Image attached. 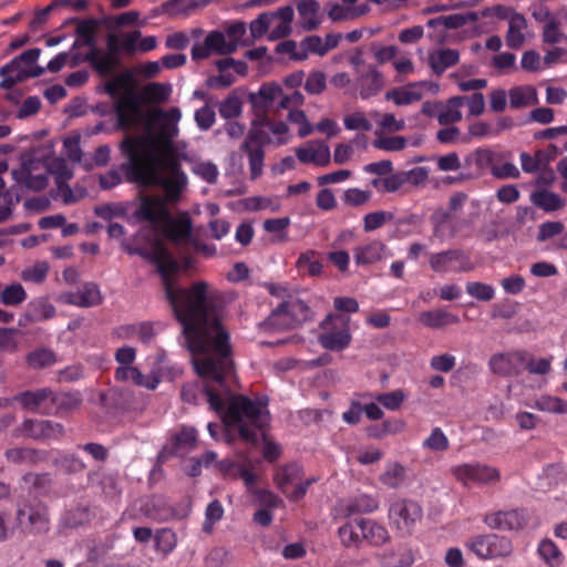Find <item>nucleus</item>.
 I'll list each match as a JSON object with an SVG mask.
<instances>
[{
    "label": "nucleus",
    "instance_id": "f257e3e1",
    "mask_svg": "<svg viewBox=\"0 0 567 567\" xmlns=\"http://www.w3.org/2000/svg\"><path fill=\"white\" fill-rule=\"evenodd\" d=\"M225 303L224 295L213 290L207 302L175 316L194 370L202 378L184 384L181 398L189 404L204 399L214 412L223 410L221 394L229 393L228 380L234 377L229 333L221 323Z\"/></svg>",
    "mask_w": 567,
    "mask_h": 567
},
{
    "label": "nucleus",
    "instance_id": "f03ea898",
    "mask_svg": "<svg viewBox=\"0 0 567 567\" xmlns=\"http://www.w3.org/2000/svg\"><path fill=\"white\" fill-rule=\"evenodd\" d=\"M121 153L126 161L120 165L128 183L138 187L162 186L164 195L143 194L141 196L159 197L165 205L178 200L184 181L165 179L158 169L159 157L155 140L151 135H126L120 144Z\"/></svg>",
    "mask_w": 567,
    "mask_h": 567
},
{
    "label": "nucleus",
    "instance_id": "7ed1b4c3",
    "mask_svg": "<svg viewBox=\"0 0 567 567\" xmlns=\"http://www.w3.org/2000/svg\"><path fill=\"white\" fill-rule=\"evenodd\" d=\"M121 247L128 255H137L156 267L162 279L165 298L175 316L198 307L210 298L213 290H209L208 284L205 281L195 282L189 288L174 286V277L178 274L181 266L161 239L153 238L150 248L133 246L126 241H122Z\"/></svg>",
    "mask_w": 567,
    "mask_h": 567
},
{
    "label": "nucleus",
    "instance_id": "20e7f679",
    "mask_svg": "<svg viewBox=\"0 0 567 567\" xmlns=\"http://www.w3.org/2000/svg\"><path fill=\"white\" fill-rule=\"evenodd\" d=\"M238 383L236 370L234 377L228 380L229 393L221 394L223 410L217 413L221 415L226 427L238 426L239 436L251 444L258 440L257 429H262L267 422L265 405L260 401H252L246 395L235 394Z\"/></svg>",
    "mask_w": 567,
    "mask_h": 567
},
{
    "label": "nucleus",
    "instance_id": "39448f33",
    "mask_svg": "<svg viewBox=\"0 0 567 567\" xmlns=\"http://www.w3.org/2000/svg\"><path fill=\"white\" fill-rule=\"evenodd\" d=\"M128 219L147 221L154 229H162L166 238L174 243L188 239L192 234L189 218H174L168 206L159 197L141 196L140 204Z\"/></svg>",
    "mask_w": 567,
    "mask_h": 567
},
{
    "label": "nucleus",
    "instance_id": "423d86ee",
    "mask_svg": "<svg viewBox=\"0 0 567 567\" xmlns=\"http://www.w3.org/2000/svg\"><path fill=\"white\" fill-rule=\"evenodd\" d=\"M16 523L25 535H45L50 530L49 508L37 498L20 501L17 504Z\"/></svg>",
    "mask_w": 567,
    "mask_h": 567
},
{
    "label": "nucleus",
    "instance_id": "0eeeda50",
    "mask_svg": "<svg viewBox=\"0 0 567 567\" xmlns=\"http://www.w3.org/2000/svg\"><path fill=\"white\" fill-rule=\"evenodd\" d=\"M310 307L300 299L282 301L265 320V326L272 330L296 328L312 319Z\"/></svg>",
    "mask_w": 567,
    "mask_h": 567
},
{
    "label": "nucleus",
    "instance_id": "6e6552de",
    "mask_svg": "<svg viewBox=\"0 0 567 567\" xmlns=\"http://www.w3.org/2000/svg\"><path fill=\"white\" fill-rule=\"evenodd\" d=\"M422 507L412 499L400 498L390 504L389 520L402 535H411L413 528L422 518Z\"/></svg>",
    "mask_w": 567,
    "mask_h": 567
},
{
    "label": "nucleus",
    "instance_id": "1a4fd4ad",
    "mask_svg": "<svg viewBox=\"0 0 567 567\" xmlns=\"http://www.w3.org/2000/svg\"><path fill=\"white\" fill-rule=\"evenodd\" d=\"M63 433L64 426L61 423L49 420L25 419L19 426L12 430L11 435L14 439L25 437L45 441L59 439Z\"/></svg>",
    "mask_w": 567,
    "mask_h": 567
},
{
    "label": "nucleus",
    "instance_id": "9d476101",
    "mask_svg": "<svg viewBox=\"0 0 567 567\" xmlns=\"http://www.w3.org/2000/svg\"><path fill=\"white\" fill-rule=\"evenodd\" d=\"M468 547L481 558L506 557L513 550L511 539L497 534L476 536L471 539Z\"/></svg>",
    "mask_w": 567,
    "mask_h": 567
},
{
    "label": "nucleus",
    "instance_id": "9b49d317",
    "mask_svg": "<svg viewBox=\"0 0 567 567\" xmlns=\"http://www.w3.org/2000/svg\"><path fill=\"white\" fill-rule=\"evenodd\" d=\"M117 125L122 130L133 128L142 116V101L135 90H128L118 97H114Z\"/></svg>",
    "mask_w": 567,
    "mask_h": 567
},
{
    "label": "nucleus",
    "instance_id": "f8f14e48",
    "mask_svg": "<svg viewBox=\"0 0 567 567\" xmlns=\"http://www.w3.org/2000/svg\"><path fill=\"white\" fill-rule=\"evenodd\" d=\"M197 431L193 426H183L179 432L172 434L171 440L163 446L157 455L159 463L172 456H184L196 447Z\"/></svg>",
    "mask_w": 567,
    "mask_h": 567
},
{
    "label": "nucleus",
    "instance_id": "ddd939ff",
    "mask_svg": "<svg viewBox=\"0 0 567 567\" xmlns=\"http://www.w3.org/2000/svg\"><path fill=\"white\" fill-rule=\"evenodd\" d=\"M430 267L436 272H467L473 269V264L464 251L449 249L432 254L430 256Z\"/></svg>",
    "mask_w": 567,
    "mask_h": 567
},
{
    "label": "nucleus",
    "instance_id": "4468645a",
    "mask_svg": "<svg viewBox=\"0 0 567 567\" xmlns=\"http://www.w3.org/2000/svg\"><path fill=\"white\" fill-rule=\"evenodd\" d=\"M343 319L339 315L329 313L321 321L320 328L327 330L324 333L319 336L320 344L331 351H341L346 349L351 342V336L348 329L336 330L333 321Z\"/></svg>",
    "mask_w": 567,
    "mask_h": 567
},
{
    "label": "nucleus",
    "instance_id": "2eb2a0df",
    "mask_svg": "<svg viewBox=\"0 0 567 567\" xmlns=\"http://www.w3.org/2000/svg\"><path fill=\"white\" fill-rule=\"evenodd\" d=\"M525 350L495 353L489 358L488 367L494 374L516 377L523 371Z\"/></svg>",
    "mask_w": 567,
    "mask_h": 567
},
{
    "label": "nucleus",
    "instance_id": "dca6fc26",
    "mask_svg": "<svg viewBox=\"0 0 567 567\" xmlns=\"http://www.w3.org/2000/svg\"><path fill=\"white\" fill-rule=\"evenodd\" d=\"M528 520L525 509L498 511L484 517V523L493 529L518 530Z\"/></svg>",
    "mask_w": 567,
    "mask_h": 567
},
{
    "label": "nucleus",
    "instance_id": "f3484780",
    "mask_svg": "<svg viewBox=\"0 0 567 567\" xmlns=\"http://www.w3.org/2000/svg\"><path fill=\"white\" fill-rule=\"evenodd\" d=\"M453 473L464 484H488L499 480V472L496 468L481 464H463L454 467Z\"/></svg>",
    "mask_w": 567,
    "mask_h": 567
},
{
    "label": "nucleus",
    "instance_id": "a211bd4d",
    "mask_svg": "<svg viewBox=\"0 0 567 567\" xmlns=\"http://www.w3.org/2000/svg\"><path fill=\"white\" fill-rule=\"evenodd\" d=\"M71 21H76L74 34L76 37L72 44V50L80 48H89L90 50H99L97 47V18H72Z\"/></svg>",
    "mask_w": 567,
    "mask_h": 567
},
{
    "label": "nucleus",
    "instance_id": "6ab92c4d",
    "mask_svg": "<svg viewBox=\"0 0 567 567\" xmlns=\"http://www.w3.org/2000/svg\"><path fill=\"white\" fill-rule=\"evenodd\" d=\"M115 379L122 382L132 381L135 385L147 390H155L161 382V377L156 372L153 371L151 375H145L133 365L118 367L115 370Z\"/></svg>",
    "mask_w": 567,
    "mask_h": 567
},
{
    "label": "nucleus",
    "instance_id": "aec40b11",
    "mask_svg": "<svg viewBox=\"0 0 567 567\" xmlns=\"http://www.w3.org/2000/svg\"><path fill=\"white\" fill-rule=\"evenodd\" d=\"M357 73L358 86L362 99L374 96L382 90L384 85L383 75L375 66L368 65L365 71L357 70Z\"/></svg>",
    "mask_w": 567,
    "mask_h": 567
},
{
    "label": "nucleus",
    "instance_id": "412c9836",
    "mask_svg": "<svg viewBox=\"0 0 567 567\" xmlns=\"http://www.w3.org/2000/svg\"><path fill=\"white\" fill-rule=\"evenodd\" d=\"M82 399L79 393L60 392L55 393L51 390L49 405L45 414L64 415L79 408Z\"/></svg>",
    "mask_w": 567,
    "mask_h": 567
},
{
    "label": "nucleus",
    "instance_id": "4be33fe9",
    "mask_svg": "<svg viewBox=\"0 0 567 567\" xmlns=\"http://www.w3.org/2000/svg\"><path fill=\"white\" fill-rule=\"evenodd\" d=\"M282 89L275 82L264 83L258 92L249 94V102L252 110L271 109L277 100H280Z\"/></svg>",
    "mask_w": 567,
    "mask_h": 567
},
{
    "label": "nucleus",
    "instance_id": "5701e85b",
    "mask_svg": "<svg viewBox=\"0 0 567 567\" xmlns=\"http://www.w3.org/2000/svg\"><path fill=\"white\" fill-rule=\"evenodd\" d=\"M50 395L51 389L42 388L34 391L20 392L14 396V400L29 411L45 414Z\"/></svg>",
    "mask_w": 567,
    "mask_h": 567
},
{
    "label": "nucleus",
    "instance_id": "b1692460",
    "mask_svg": "<svg viewBox=\"0 0 567 567\" xmlns=\"http://www.w3.org/2000/svg\"><path fill=\"white\" fill-rule=\"evenodd\" d=\"M106 48L107 52L105 53L99 48V58L100 62L104 65V75L109 76L118 66L121 62L120 53L123 51L122 42H120V37L116 33L110 32L106 35Z\"/></svg>",
    "mask_w": 567,
    "mask_h": 567
},
{
    "label": "nucleus",
    "instance_id": "393cba45",
    "mask_svg": "<svg viewBox=\"0 0 567 567\" xmlns=\"http://www.w3.org/2000/svg\"><path fill=\"white\" fill-rule=\"evenodd\" d=\"M297 11L300 17L299 27L303 31H313L321 24V18L318 17L320 4L317 0H298Z\"/></svg>",
    "mask_w": 567,
    "mask_h": 567
},
{
    "label": "nucleus",
    "instance_id": "a878e982",
    "mask_svg": "<svg viewBox=\"0 0 567 567\" xmlns=\"http://www.w3.org/2000/svg\"><path fill=\"white\" fill-rule=\"evenodd\" d=\"M419 321L430 329H442L447 326L457 324L458 316L442 308L422 311L419 313Z\"/></svg>",
    "mask_w": 567,
    "mask_h": 567
},
{
    "label": "nucleus",
    "instance_id": "bb28decb",
    "mask_svg": "<svg viewBox=\"0 0 567 567\" xmlns=\"http://www.w3.org/2000/svg\"><path fill=\"white\" fill-rule=\"evenodd\" d=\"M382 567H410L414 563L413 550L404 544L384 551L379 557Z\"/></svg>",
    "mask_w": 567,
    "mask_h": 567
},
{
    "label": "nucleus",
    "instance_id": "cd10ccee",
    "mask_svg": "<svg viewBox=\"0 0 567 567\" xmlns=\"http://www.w3.org/2000/svg\"><path fill=\"white\" fill-rule=\"evenodd\" d=\"M527 28L526 18L518 13L513 12L508 20V30L505 35L506 45L509 49L518 50L525 43V35L523 31Z\"/></svg>",
    "mask_w": 567,
    "mask_h": 567
},
{
    "label": "nucleus",
    "instance_id": "c85d7f7f",
    "mask_svg": "<svg viewBox=\"0 0 567 567\" xmlns=\"http://www.w3.org/2000/svg\"><path fill=\"white\" fill-rule=\"evenodd\" d=\"M429 65L435 75H442L446 69L460 61V53L454 49H442L429 54Z\"/></svg>",
    "mask_w": 567,
    "mask_h": 567
},
{
    "label": "nucleus",
    "instance_id": "c756f323",
    "mask_svg": "<svg viewBox=\"0 0 567 567\" xmlns=\"http://www.w3.org/2000/svg\"><path fill=\"white\" fill-rule=\"evenodd\" d=\"M41 55V49H29L21 54L14 56L9 63L0 68V75L9 73H19L20 71H28L30 65L37 63Z\"/></svg>",
    "mask_w": 567,
    "mask_h": 567
},
{
    "label": "nucleus",
    "instance_id": "7c9ffc66",
    "mask_svg": "<svg viewBox=\"0 0 567 567\" xmlns=\"http://www.w3.org/2000/svg\"><path fill=\"white\" fill-rule=\"evenodd\" d=\"M477 20V14L475 12L467 13H455L451 16H442L437 18L430 19L426 22V27L430 29H436L437 27H443L446 30H455L462 28L468 22H474Z\"/></svg>",
    "mask_w": 567,
    "mask_h": 567
},
{
    "label": "nucleus",
    "instance_id": "2f4dec72",
    "mask_svg": "<svg viewBox=\"0 0 567 567\" xmlns=\"http://www.w3.org/2000/svg\"><path fill=\"white\" fill-rule=\"evenodd\" d=\"M69 301L79 307H94L102 302L101 291L96 284L86 282L83 287L70 296Z\"/></svg>",
    "mask_w": 567,
    "mask_h": 567
},
{
    "label": "nucleus",
    "instance_id": "473e14b6",
    "mask_svg": "<svg viewBox=\"0 0 567 567\" xmlns=\"http://www.w3.org/2000/svg\"><path fill=\"white\" fill-rule=\"evenodd\" d=\"M362 539L373 546H382L390 540L388 529L374 520L360 518Z\"/></svg>",
    "mask_w": 567,
    "mask_h": 567
},
{
    "label": "nucleus",
    "instance_id": "72a5a7b5",
    "mask_svg": "<svg viewBox=\"0 0 567 567\" xmlns=\"http://www.w3.org/2000/svg\"><path fill=\"white\" fill-rule=\"evenodd\" d=\"M384 249V244L379 240L357 247L353 250L354 261L359 266L373 264L382 258Z\"/></svg>",
    "mask_w": 567,
    "mask_h": 567
},
{
    "label": "nucleus",
    "instance_id": "f704fd0d",
    "mask_svg": "<svg viewBox=\"0 0 567 567\" xmlns=\"http://www.w3.org/2000/svg\"><path fill=\"white\" fill-rule=\"evenodd\" d=\"M509 104L513 109H522L538 103L537 92L534 86H515L509 90Z\"/></svg>",
    "mask_w": 567,
    "mask_h": 567
},
{
    "label": "nucleus",
    "instance_id": "c9c22d12",
    "mask_svg": "<svg viewBox=\"0 0 567 567\" xmlns=\"http://www.w3.org/2000/svg\"><path fill=\"white\" fill-rule=\"evenodd\" d=\"M135 80L132 71L126 70L104 84V92L111 97H118L123 93L134 90Z\"/></svg>",
    "mask_w": 567,
    "mask_h": 567
},
{
    "label": "nucleus",
    "instance_id": "e433bc0d",
    "mask_svg": "<svg viewBox=\"0 0 567 567\" xmlns=\"http://www.w3.org/2000/svg\"><path fill=\"white\" fill-rule=\"evenodd\" d=\"M532 203L545 212H555L565 207V199L548 190H537L530 195Z\"/></svg>",
    "mask_w": 567,
    "mask_h": 567
},
{
    "label": "nucleus",
    "instance_id": "4c0bfd02",
    "mask_svg": "<svg viewBox=\"0 0 567 567\" xmlns=\"http://www.w3.org/2000/svg\"><path fill=\"white\" fill-rule=\"evenodd\" d=\"M25 362L30 369L40 370L55 364L58 358L51 349L38 348L27 354Z\"/></svg>",
    "mask_w": 567,
    "mask_h": 567
},
{
    "label": "nucleus",
    "instance_id": "58836bf2",
    "mask_svg": "<svg viewBox=\"0 0 567 567\" xmlns=\"http://www.w3.org/2000/svg\"><path fill=\"white\" fill-rule=\"evenodd\" d=\"M132 203L114 202L97 205L93 208L94 214L103 220L111 221L113 218L126 217Z\"/></svg>",
    "mask_w": 567,
    "mask_h": 567
},
{
    "label": "nucleus",
    "instance_id": "ea45409f",
    "mask_svg": "<svg viewBox=\"0 0 567 567\" xmlns=\"http://www.w3.org/2000/svg\"><path fill=\"white\" fill-rule=\"evenodd\" d=\"M301 475L302 466L299 465L298 463H290L282 467H279L276 471L274 480L277 487L280 488L282 493H286V487L296 480L301 478Z\"/></svg>",
    "mask_w": 567,
    "mask_h": 567
},
{
    "label": "nucleus",
    "instance_id": "a19ab883",
    "mask_svg": "<svg viewBox=\"0 0 567 567\" xmlns=\"http://www.w3.org/2000/svg\"><path fill=\"white\" fill-rule=\"evenodd\" d=\"M338 533L344 546H358L362 539L360 518L347 522L339 527Z\"/></svg>",
    "mask_w": 567,
    "mask_h": 567
},
{
    "label": "nucleus",
    "instance_id": "79ce46f5",
    "mask_svg": "<svg viewBox=\"0 0 567 567\" xmlns=\"http://www.w3.org/2000/svg\"><path fill=\"white\" fill-rule=\"evenodd\" d=\"M379 502L371 495L361 494L349 499L346 511L349 515L365 514L375 511Z\"/></svg>",
    "mask_w": 567,
    "mask_h": 567
},
{
    "label": "nucleus",
    "instance_id": "37998d69",
    "mask_svg": "<svg viewBox=\"0 0 567 567\" xmlns=\"http://www.w3.org/2000/svg\"><path fill=\"white\" fill-rule=\"evenodd\" d=\"M12 177L16 182L23 183L27 186V188L32 189L34 192H40L44 189L49 183L47 174L33 175L30 169L28 172H19L17 169H13Z\"/></svg>",
    "mask_w": 567,
    "mask_h": 567
},
{
    "label": "nucleus",
    "instance_id": "c03bdc74",
    "mask_svg": "<svg viewBox=\"0 0 567 567\" xmlns=\"http://www.w3.org/2000/svg\"><path fill=\"white\" fill-rule=\"evenodd\" d=\"M209 0H168L165 1L167 7V16L175 18L179 14H188L192 10L204 8Z\"/></svg>",
    "mask_w": 567,
    "mask_h": 567
},
{
    "label": "nucleus",
    "instance_id": "a18cd8bd",
    "mask_svg": "<svg viewBox=\"0 0 567 567\" xmlns=\"http://www.w3.org/2000/svg\"><path fill=\"white\" fill-rule=\"evenodd\" d=\"M93 517V513L89 505H79L68 511L63 517L66 527L78 528L89 523Z\"/></svg>",
    "mask_w": 567,
    "mask_h": 567
},
{
    "label": "nucleus",
    "instance_id": "49530a36",
    "mask_svg": "<svg viewBox=\"0 0 567 567\" xmlns=\"http://www.w3.org/2000/svg\"><path fill=\"white\" fill-rule=\"evenodd\" d=\"M309 53H315L320 56L326 54L322 39L319 35H309L300 41V50L295 61H305L308 59Z\"/></svg>",
    "mask_w": 567,
    "mask_h": 567
},
{
    "label": "nucleus",
    "instance_id": "de8ad7c7",
    "mask_svg": "<svg viewBox=\"0 0 567 567\" xmlns=\"http://www.w3.org/2000/svg\"><path fill=\"white\" fill-rule=\"evenodd\" d=\"M27 299V292L23 286L19 282H13L7 286L0 292V303L8 307H17L24 302Z\"/></svg>",
    "mask_w": 567,
    "mask_h": 567
},
{
    "label": "nucleus",
    "instance_id": "09e8293b",
    "mask_svg": "<svg viewBox=\"0 0 567 567\" xmlns=\"http://www.w3.org/2000/svg\"><path fill=\"white\" fill-rule=\"evenodd\" d=\"M21 331L17 328H0V352L14 354L19 351L20 341L18 337Z\"/></svg>",
    "mask_w": 567,
    "mask_h": 567
},
{
    "label": "nucleus",
    "instance_id": "8fccbe9b",
    "mask_svg": "<svg viewBox=\"0 0 567 567\" xmlns=\"http://www.w3.org/2000/svg\"><path fill=\"white\" fill-rule=\"evenodd\" d=\"M6 458L14 464L37 463L40 458V452L29 447H13L4 453Z\"/></svg>",
    "mask_w": 567,
    "mask_h": 567
},
{
    "label": "nucleus",
    "instance_id": "3c124183",
    "mask_svg": "<svg viewBox=\"0 0 567 567\" xmlns=\"http://www.w3.org/2000/svg\"><path fill=\"white\" fill-rule=\"evenodd\" d=\"M55 308L43 300L31 302L25 311V319L29 321H41L53 317Z\"/></svg>",
    "mask_w": 567,
    "mask_h": 567
},
{
    "label": "nucleus",
    "instance_id": "603ef678",
    "mask_svg": "<svg viewBox=\"0 0 567 567\" xmlns=\"http://www.w3.org/2000/svg\"><path fill=\"white\" fill-rule=\"evenodd\" d=\"M405 478V470L399 463H390L385 471L381 474L380 481L391 488L399 487Z\"/></svg>",
    "mask_w": 567,
    "mask_h": 567
},
{
    "label": "nucleus",
    "instance_id": "864d4df0",
    "mask_svg": "<svg viewBox=\"0 0 567 567\" xmlns=\"http://www.w3.org/2000/svg\"><path fill=\"white\" fill-rule=\"evenodd\" d=\"M218 111L223 118L233 120L241 114L243 102L236 93L233 92L219 103Z\"/></svg>",
    "mask_w": 567,
    "mask_h": 567
},
{
    "label": "nucleus",
    "instance_id": "5fc2aeb1",
    "mask_svg": "<svg viewBox=\"0 0 567 567\" xmlns=\"http://www.w3.org/2000/svg\"><path fill=\"white\" fill-rule=\"evenodd\" d=\"M271 137L265 131V127H250L245 141L240 145V150H248L249 147H261L270 144Z\"/></svg>",
    "mask_w": 567,
    "mask_h": 567
},
{
    "label": "nucleus",
    "instance_id": "6e6d98bb",
    "mask_svg": "<svg viewBox=\"0 0 567 567\" xmlns=\"http://www.w3.org/2000/svg\"><path fill=\"white\" fill-rule=\"evenodd\" d=\"M48 172L55 176V183L59 189H63V185L73 177L72 171L69 168L65 159L54 158L48 167Z\"/></svg>",
    "mask_w": 567,
    "mask_h": 567
},
{
    "label": "nucleus",
    "instance_id": "4d7b16f0",
    "mask_svg": "<svg viewBox=\"0 0 567 567\" xmlns=\"http://www.w3.org/2000/svg\"><path fill=\"white\" fill-rule=\"evenodd\" d=\"M155 548L164 555L169 554L176 546V535L169 528H161L154 535Z\"/></svg>",
    "mask_w": 567,
    "mask_h": 567
},
{
    "label": "nucleus",
    "instance_id": "13d9d810",
    "mask_svg": "<svg viewBox=\"0 0 567 567\" xmlns=\"http://www.w3.org/2000/svg\"><path fill=\"white\" fill-rule=\"evenodd\" d=\"M89 62L92 69L101 76L104 75V65L100 62L99 50H90L86 53L76 52L71 56V66H78L81 63Z\"/></svg>",
    "mask_w": 567,
    "mask_h": 567
},
{
    "label": "nucleus",
    "instance_id": "bf43d9fd",
    "mask_svg": "<svg viewBox=\"0 0 567 567\" xmlns=\"http://www.w3.org/2000/svg\"><path fill=\"white\" fill-rule=\"evenodd\" d=\"M523 369H526L530 374L545 375L551 369V357L535 359L533 354L525 351Z\"/></svg>",
    "mask_w": 567,
    "mask_h": 567
},
{
    "label": "nucleus",
    "instance_id": "052dcab7",
    "mask_svg": "<svg viewBox=\"0 0 567 567\" xmlns=\"http://www.w3.org/2000/svg\"><path fill=\"white\" fill-rule=\"evenodd\" d=\"M393 218L394 215L391 212L377 210L369 213L363 217V229L367 233L373 231Z\"/></svg>",
    "mask_w": 567,
    "mask_h": 567
},
{
    "label": "nucleus",
    "instance_id": "680f3d73",
    "mask_svg": "<svg viewBox=\"0 0 567 567\" xmlns=\"http://www.w3.org/2000/svg\"><path fill=\"white\" fill-rule=\"evenodd\" d=\"M248 155L250 166V178L256 179L262 174L265 152L261 147H249L240 150Z\"/></svg>",
    "mask_w": 567,
    "mask_h": 567
},
{
    "label": "nucleus",
    "instance_id": "e2e57ef3",
    "mask_svg": "<svg viewBox=\"0 0 567 567\" xmlns=\"http://www.w3.org/2000/svg\"><path fill=\"white\" fill-rule=\"evenodd\" d=\"M495 155L496 154L489 150L478 148L466 158V162L474 163L477 171H480V172L485 171L486 168L492 169V166H495L494 165Z\"/></svg>",
    "mask_w": 567,
    "mask_h": 567
},
{
    "label": "nucleus",
    "instance_id": "0e129e2a",
    "mask_svg": "<svg viewBox=\"0 0 567 567\" xmlns=\"http://www.w3.org/2000/svg\"><path fill=\"white\" fill-rule=\"evenodd\" d=\"M386 100H392L396 105H409L422 99V93L413 90L393 89L385 94Z\"/></svg>",
    "mask_w": 567,
    "mask_h": 567
},
{
    "label": "nucleus",
    "instance_id": "69168bd1",
    "mask_svg": "<svg viewBox=\"0 0 567 567\" xmlns=\"http://www.w3.org/2000/svg\"><path fill=\"white\" fill-rule=\"evenodd\" d=\"M144 94L153 103H162L168 100L171 85L152 82L144 87Z\"/></svg>",
    "mask_w": 567,
    "mask_h": 567
},
{
    "label": "nucleus",
    "instance_id": "338daca9",
    "mask_svg": "<svg viewBox=\"0 0 567 567\" xmlns=\"http://www.w3.org/2000/svg\"><path fill=\"white\" fill-rule=\"evenodd\" d=\"M466 292L471 297L481 301H489L495 296V290L493 286L480 281L467 282Z\"/></svg>",
    "mask_w": 567,
    "mask_h": 567
},
{
    "label": "nucleus",
    "instance_id": "774afa93",
    "mask_svg": "<svg viewBox=\"0 0 567 567\" xmlns=\"http://www.w3.org/2000/svg\"><path fill=\"white\" fill-rule=\"evenodd\" d=\"M538 554L550 566L555 567L560 564V551L554 542L549 539L543 540L538 546Z\"/></svg>",
    "mask_w": 567,
    "mask_h": 567
}]
</instances>
